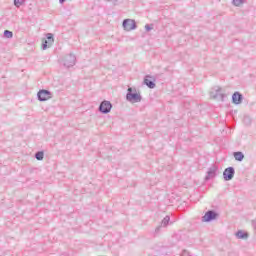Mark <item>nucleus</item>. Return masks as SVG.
Returning a JSON list of instances; mask_svg holds the SVG:
<instances>
[{
	"instance_id": "obj_1",
	"label": "nucleus",
	"mask_w": 256,
	"mask_h": 256,
	"mask_svg": "<svg viewBox=\"0 0 256 256\" xmlns=\"http://www.w3.org/2000/svg\"><path fill=\"white\" fill-rule=\"evenodd\" d=\"M126 99L130 103H141V99H143V98L141 97V94L133 93V88H128V92L126 94Z\"/></svg>"
},
{
	"instance_id": "obj_2",
	"label": "nucleus",
	"mask_w": 256,
	"mask_h": 256,
	"mask_svg": "<svg viewBox=\"0 0 256 256\" xmlns=\"http://www.w3.org/2000/svg\"><path fill=\"white\" fill-rule=\"evenodd\" d=\"M76 61H77V58L75 57V55L68 54L63 57L62 65H64V67H67V68L73 67L75 65Z\"/></svg>"
},
{
	"instance_id": "obj_3",
	"label": "nucleus",
	"mask_w": 256,
	"mask_h": 256,
	"mask_svg": "<svg viewBox=\"0 0 256 256\" xmlns=\"http://www.w3.org/2000/svg\"><path fill=\"white\" fill-rule=\"evenodd\" d=\"M111 109H113V104H111L110 101L104 100L100 103V106H99L100 113L107 115V113H111Z\"/></svg>"
},
{
	"instance_id": "obj_4",
	"label": "nucleus",
	"mask_w": 256,
	"mask_h": 256,
	"mask_svg": "<svg viewBox=\"0 0 256 256\" xmlns=\"http://www.w3.org/2000/svg\"><path fill=\"white\" fill-rule=\"evenodd\" d=\"M125 31H135L137 29V22L133 19H125L122 23Z\"/></svg>"
},
{
	"instance_id": "obj_5",
	"label": "nucleus",
	"mask_w": 256,
	"mask_h": 256,
	"mask_svg": "<svg viewBox=\"0 0 256 256\" xmlns=\"http://www.w3.org/2000/svg\"><path fill=\"white\" fill-rule=\"evenodd\" d=\"M213 99H218L219 101H225V94L221 93V87L216 86L210 92Z\"/></svg>"
},
{
	"instance_id": "obj_6",
	"label": "nucleus",
	"mask_w": 256,
	"mask_h": 256,
	"mask_svg": "<svg viewBox=\"0 0 256 256\" xmlns=\"http://www.w3.org/2000/svg\"><path fill=\"white\" fill-rule=\"evenodd\" d=\"M39 101H49L53 98V94L49 90H40L37 94Z\"/></svg>"
},
{
	"instance_id": "obj_7",
	"label": "nucleus",
	"mask_w": 256,
	"mask_h": 256,
	"mask_svg": "<svg viewBox=\"0 0 256 256\" xmlns=\"http://www.w3.org/2000/svg\"><path fill=\"white\" fill-rule=\"evenodd\" d=\"M217 219V212L213 210H209L205 213V215L202 217V221L204 223H211V221H215Z\"/></svg>"
},
{
	"instance_id": "obj_8",
	"label": "nucleus",
	"mask_w": 256,
	"mask_h": 256,
	"mask_svg": "<svg viewBox=\"0 0 256 256\" xmlns=\"http://www.w3.org/2000/svg\"><path fill=\"white\" fill-rule=\"evenodd\" d=\"M235 177V168L228 167L223 172L224 181H231Z\"/></svg>"
},
{
	"instance_id": "obj_9",
	"label": "nucleus",
	"mask_w": 256,
	"mask_h": 256,
	"mask_svg": "<svg viewBox=\"0 0 256 256\" xmlns=\"http://www.w3.org/2000/svg\"><path fill=\"white\" fill-rule=\"evenodd\" d=\"M217 166L216 165H212L207 172V175L205 177V181H209L211 179H215L216 175H217Z\"/></svg>"
},
{
	"instance_id": "obj_10",
	"label": "nucleus",
	"mask_w": 256,
	"mask_h": 256,
	"mask_svg": "<svg viewBox=\"0 0 256 256\" xmlns=\"http://www.w3.org/2000/svg\"><path fill=\"white\" fill-rule=\"evenodd\" d=\"M47 40H45L42 43V49L45 51V49H47V47H51V45H53V43H55V39L53 38V34L52 33H48L46 35Z\"/></svg>"
},
{
	"instance_id": "obj_11",
	"label": "nucleus",
	"mask_w": 256,
	"mask_h": 256,
	"mask_svg": "<svg viewBox=\"0 0 256 256\" xmlns=\"http://www.w3.org/2000/svg\"><path fill=\"white\" fill-rule=\"evenodd\" d=\"M232 103H234V105H241V103H243V94L235 92L232 95Z\"/></svg>"
},
{
	"instance_id": "obj_12",
	"label": "nucleus",
	"mask_w": 256,
	"mask_h": 256,
	"mask_svg": "<svg viewBox=\"0 0 256 256\" xmlns=\"http://www.w3.org/2000/svg\"><path fill=\"white\" fill-rule=\"evenodd\" d=\"M151 78V76L147 75L144 78V85H147V87L149 89H155V82H153V80H149Z\"/></svg>"
},
{
	"instance_id": "obj_13",
	"label": "nucleus",
	"mask_w": 256,
	"mask_h": 256,
	"mask_svg": "<svg viewBox=\"0 0 256 256\" xmlns=\"http://www.w3.org/2000/svg\"><path fill=\"white\" fill-rule=\"evenodd\" d=\"M237 239H249V234L247 232H243L242 230H239L236 233Z\"/></svg>"
},
{
	"instance_id": "obj_14",
	"label": "nucleus",
	"mask_w": 256,
	"mask_h": 256,
	"mask_svg": "<svg viewBox=\"0 0 256 256\" xmlns=\"http://www.w3.org/2000/svg\"><path fill=\"white\" fill-rule=\"evenodd\" d=\"M233 156L236 161H243V159H245L243 152H234Z\"/></svg>"
},
{
	"instance_id": "obj_15",
	"label": "nucleus",
	"mask_w": 256,
	"mask_h": 256,
	"mask_svg": "<svg viewBox=\"0 0 256 256\" xmlns=\"http://www.w3.org/2000/svg\"><path fill=\"white\" fill-rule=\"evenodd\" d=\"M169 221H171V217L165 216L161 222V227H167L169 225Z\"/></svg>"
},
{
	"instance_id": "obj_16",
	"label": "nucleus",
	"mask_w": 256,
	"mask_h": 256,
	"mask_svg": "<svg viewBox=\"0 0 256 256\" xmlns=\"http://www.w3.org/2000/svg\"><path fill=\"white\" fill-rule=\"evenodd\" d=\"M44 157H45V154L43 153V151H38L35 154V159H37V161H43Z\"/></svg>"
},
{
	"instance_id": "obj_17",
	"label": "nucleus",
	"mask_w": 256,
	"mask_h": 256,
	"mask_svg": "<svg viewBox=\"0 0 256 256\" xmlns=\"http://www.w3.org/2000/svg\"><path fill=\"white\" fill-rule=\"evenodd\" d=\"M245 3V0H232V5L234 7H241Z\"/></svg>"
},
{
	"instance_id": "obj_18",
	"label": "nucleus",
	"mask_w": 256,
	"mask_h": 256,
	"mask_svg": "<svg viewBox=\"0 0 256 256\" xmlns=\"http://www.w3.org/2000/svg\"><path fill=\"white\" fill-rule=\"evenodd\" d=\"M4 37H6V39H11L13 38V32L9 31V30H5L4 31Z\"/></svg>"
},
{
	"instance_id": "obj_19",
	"label": "nucleus",
	"mask_w": 256,
	"mask_h": 256,
	"mask_svg": "<svg viewBox=\"0 0 256 256\" xmlns=\"http://www.w3.org/2000/svg\"><path fill=\"white\" fill-rule=\"evenodd\" d=\"M25 3V0H14L15 7H21Z\"/></svg>"
},
{
	"instance_id": "obj_20",
	"label": "nucleus",
	"mask_w": 256,
	"mask_h": 256,
	"mask_svg": "<svg viewBox=\"0 0 256 256\" xmlns=\"http://www.w3.org/2000/svg\"><path fill=\"white\" fill-rule=\"evenodd\" d=\"M182 256H193V255L189 254L187 250H183Z\"/></svg>"
},
{
	"instance_id": "obj_21",
	"label": "nucleus",
	"mask_w": 256,
	"mask_h": 256,
	"mask_svg": "<svg viewBox=\"0 0 256 256\" xmlns=\"http://www.w3.org/2000/svg\"><path fill=\"white\" fill-rule=\"evenodd\" d=\"M145 29H146V31H151L153 29V27H151L149 24H146Z\"/></svg>"
},
{
	"instance_id": "obj_22",
	"label": "nucleus",
	"mask_w": 256,
	"mask_h": 256,
	"mask_svg": "<svg viewBox=\"0 0 256 256\" xmlns=\"http://www.w3.org/2000/svg\"><path fill=\"white\" fill-rule=\"evenodd\" d=\"M163 226H158V227H156V229H155V233L157 234V233H160L161 232V228H162Z\"/></svg>"
},
{
	"instance_id": "obj_23",
	"label": "nucleus",
	"mask_w": 256,
	"mask_h": 256,
	"mask_svg": "<svg viewBox=\"0 0 256 256\" xmlns=\"http://www.w3.org/2000/svg\"><path fill=\"white\" fill-rule=\"evenodd\" d=\"M64 1H67V0H59V2H60L61 4H63Z\"/></svg>"
}]
</instances>
